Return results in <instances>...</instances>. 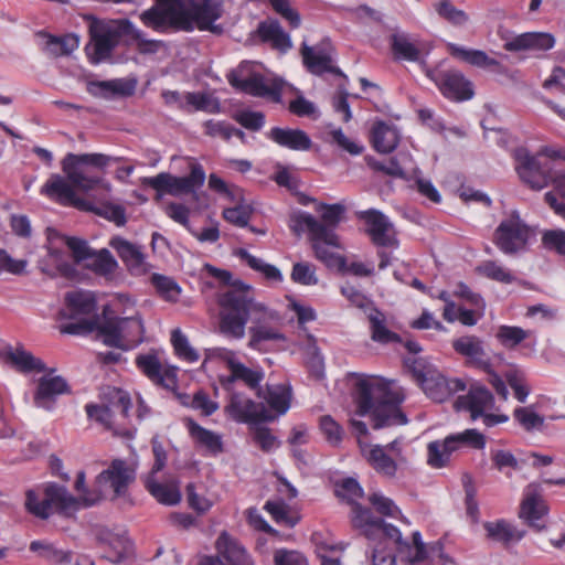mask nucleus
I'll use <instances>...</instances> for the list:
<instances>
[{
	"label": "nucleus",
	"instance_id": "nucleus-8",
	"mask_svg": "<svg viewBox=\"0 0 565 565\" xmlns=\"http://www.w3.org/2000/svg\"><path fill=\"white\" fill-rule=\"evenodd\" d=\"M128 19L100 20L92 18L89 23V43L86 45L87 56L93 64H99L111 56L121 36L127 35Z\"/></svg>",
	"mask_w": 565,
	"mask_h": 565
},
{
	"label": "nucleus",
	"instance_id": "nucleus-51",
	"mask_svg": "<svg viewBox=\"0 0 565 565\" xmlns=\"http://www.w3.org/2000/svg\"><path fill=\"white\" fill-rule=\"evenodd\" d=\"M231 371V375L224 383H233L235 381H243L248 387L256 388L262 382L264 374L259 371H254L245 366L242 362H237Z\"/></svg>",
	"mask_w": 565,
	"mask_h": 565
},
{
	"label": "nucleus",
	"instance_id": "nucleus-18",
	"mask_svg": "<svg viewBox=\"0 0 565 565\" xmlns=\"http://www.w3.org/2000/svg\"><path fill=\"white\" fill-rule=\"evenodd\" d=\"M216 555H205L200 559V565H253L245 548L231 540L225 533L216 540Z\"/></svg>",
	"mask_w": 565,
	"mask_h": 565
},
{
	"label": "nucleus",
	"instance_id": "nucleus-44",
	"mask_svg": "<svg viewBox=\"0 0 565 565\" xmlns=\"http://www.w3.org/2000/svg\"><path fill=\"white\" fill-rule=\"evenodd\" d=\"M29 548L39 557L53 564L71 563L72 561L70 551L60 550L46 540L32 541Z\"/></svg>",
	"mask_w": 565,
	"mask_h": 565
},
{
	"label": "nucleus",
	"instance_id": "nucleus-46",
	"mask_svg": "<svg viewBox=\"0 0 565 565\" xmlns=\"http://www.w3.org/2000/svg\"><path fill=\"white\" fill-rule=\"evenodd\" d=\"M127 36L136 42V47L140 54H156L164 47L163 41L147 39L145 33L136 28L130 20L127 23Z\"/></svg>",
	"mask_w": 565,
	"mask_h": 565
},
{
	"label": "nucleus",
	"instance_id": "nucleus-2",
	"mask_svg": "<svg viewBox=\"0 0 565 565\" xmlns=\"http://www.w3.org/2000/svg\"><path fill=\"white\" fill-rule=\"evenodd\" d=\"M222 14L221 0H157L139 15L142 24L156 32L214 31L213 23Z\"/></svg>",
	"mask_w": 565,
	"mask_h": 565
},
{
	"label": "nucleus",
	"instance_id": "nucleus-33",
	"mask_svg": "<svg viewBox=\"0 0 565 565\" xmlns=\"http://www.w3.org/2000/svg\"><path fill=\"white\" fill-rule=\"evenodd\" d=\"M68 391V385L62 376L45 375L39 380L34 394V404L44 409H51L58 395Z\"/></svg>",
	"mask_w": 565,
	"mask_h": 565
},
{
	"label": "nucleus",
	"instance_id": "nucleus-22",
	"mask_svg": "<svg viewBox=\"0 0 565 565\" xmlns=\"http://www.w3.org/2000/svg\"><path fill=\"white\" fill-rule=\"evenodd\" d=\"M443 95L456 102L468 100L473 96L472 84L456 70L437 73L431 77Z\"/></svg>",
	"mask_w": 565,
	"mask_h": 565
},
{
	"label": "nucleus",
	"instance_id": "nucleus-40",
	"mask_svg": "<svg viewBox=\"0 0 565 565\" xmlns=\"http://www.w3.org/2000/svg\"><path fill=\"white\" fill-rule=\"evenodd\" d=\"M39 35L46 39L45 44L43 46V51L50 57L68 55L72 52H74L79 45L78 36L75 34L55 36L47 34L45 32H40Z\"/></svg>",
	"mask_w": 565,
	"mask_h": 565
},
{
	"label": "nucleus",
	"instance_id": "nucleus-61",
	"mask_svg": "<svg viewBox=\"0 0 565 565\" xmlns=\"http://www.w3.org/2000/svg\"><path fill=\"white\" fill-rule=\"evenodd\" d=\"M236 202L238 203L236 206L223 211V217L233 225L245 227L248 225L253 209L247 204H242V201Z\"/></svg>",
	"mask_w": 565,
	"mask_h": 565
},
{
	"label": "nucleus",
	"instance_id": "nucleus-58",
	"mask_svg": "<svg viewBox=\"0 0 565 565\" xmlns=\"http://www.w3.org/2000/svg\"><path fill=\"white\" fill-rule=\"evenodd\" d=\"M171 343L179 358L188 362H196L199 360L198 352L190 345L188 338L179 329L172 331Z\"/></svg>",
	"mask_w": 565,
	"mask_h": 565
},
{
	"label": "nucleus",
	"instance_id": "nucleus-60",
	"mask_svg": "<svg viewBox=\"0 0 565 565\" xmlns=\"http://www.w3.org/2000/svg\"><path fill=\"white\" fill-rule=\"evenodd\" d=\"M264 509L280 524L292 527L297 520L289 515V508L282 500H273L265 503Z\"/></svg>",
	"mask_w": 565,
	"mask_h": 565
},
{
	"label": "nucleus",
	"instance_id": "nucleus-50",
	"mask_svg": "<svg viewBox=\"0 0 565 565\" xmlns=\"http://www.w3.org/2000/svg\"><path fill=\"white\" fill-rule=\"evenodd\" d=\"M186 110H202L207 113H217L220 110L218 100L209 93H186L184 95Z\"/></svg>",
	"mask_w": 565,
	"mask_h": 565
},
{
	"label": "nucleus",
	"instance_id": "nucleus-35",
	"mask_svg": "<svg viewBox=\"0 0 565 565\" xmlns=\"http://www.w3.org/2000/svg\"><path fill=\"white\" fill-rule=\"evenodd\" d=\"M268 138L281 147L296 151H307L312 146L310 137L301 129L274 127L268 132Z\"/></svg>",
	"mask_w": 565,
	"mask_h": 565
},
{
	"label": "nucleus",
	"instance_id": "nucleus-37",
	"mask_svg": "<svg viewBox=\"0 0 565 565\" xmlns=\"http://www.w3.org/2000/svg\"><path fill=\"white\" fill-rule=\"evenodd\" d=\"M257 33L263 42H268L280 52H287L291 47L290 36L282 30L276 20L263 21L258 24Z\"/></svg>",
	"mask_w": 565,
	"mask_h": 565
},
{
	"label": "nucleus",
	"instance_id": "nucleus-59",
	"mask_svg": "<svg viewBox=\"0 0 565 565\" xmlns=\"http://www.w3.org/2000/svg\"><path fill=\"white\" fill-rule=\"evenodd\" d=\"M335 494L352 503V516L354 515L355 500L362 498L363 489L353 478H345L337 484Z\"/></svg>",
	"mask_w": 565,
	"mask_h": 565
},
{
	"label": "nucleus",
	"instance_id": "nucleus-29",
	"mask_svg": "<svg viewBox=\"0 0 565 565\" xmlns=\"http://www.w3.org/2000/svg\"><path fill=\"white\" fill-rule=\"evenodd\" d=\"M555 44L552 34L545 32H526L504 40L503 49L509 52H545Z\"/></svg>",
	"mask_w": 565,
	"mask_h": 565
},
{
	"label": "nucleus",
	"instance_id": "nucleus-1",
	"mask_svg": "<svg viewBox=\"0 0 565 565\" xmlns=\"http://www.w3.org/2000/svg\"><path fill=\"white\" fill-rule=\"evenodd\" d=\"M211 275L231 288L218 297L220 332L231 339H242L248 319L253 326L249 328L250 339L248 345L259 349L265 341H285L280 331V315L254 299L252 287L242 281L231 284L232 274L227 270L206 265Z\"/></svg>",
	"mask_w": 565,
	"mask_h": 565
},
{
	"label": "nucleus",
	"instance_id": "nucleus-64",
	"mask_svg": "<svg viewBox=\"0 0 565 565\" xmlns=\"http://www.w3.org/2000/svg\"><path fill=\"white\" fill-rule=\"evenodd\" d=\"M320 429L329 444L338 446L342 441L343 429L331 416L320 418Z\"/></svg>",
	"mask_w": 565,
	"mask_h": 565
},
{
	"label": "nucleus",
	"instance_id": "nucleus-31",
	"mask_svg": "<svg viewBox=\"0 0 565 565\" xmlns=\"http://www.w3.org/2000/svg\"><path fill=\"white\" fill-rule=\"evenodd\" d=\"M456 353L467 359L469 364L481 370H489V358L483 341L476 335H462L452 341Z\"/></svg>",
	"mask_w": 565,
	"mask_h": 565
},
{
	"label": "nucleus",
	"instance_id": "nucleus-63",
	"mask_svg": "<svg viewBox=\"0 0 565 565\" xmlns=\"http://www.w3.org/2000/svg\"><path fill=\"white\" fill-rule=\"evenodd\" d=\"M209 188L228 198L231 201H243V191L235 185H228L218 175L212 173L209 177Z\"/></svg>",
	"mask_w": 565,
	"mask_h": 565
},
{
	"label": "nucleus",
	"instance_id": "nucleus-26",
	"mask_svg": "<svg viewBox=\"0 0 565 565\" xmlns=\"http://www.w3.org/2000/svg\"><path fill=\"white\" fill-rule=\"evenodd\" d=\"M66 309L61 311V316L65 319L77 320L93 319L97 317L96 300L89 291H71L65 295Z\"/></svg>",
	"mask_w": 565,
	"mask_h": 565
},
{
	"label": "nucleus",
	"instance_id": "nucleus-43",
	"mask_svg": "<svg viewBox=\"0 0 565 565\" xmlns=\"http://www.w3.org/2000/svg\"><path fill=\"white\" fill-rule=\"evenodd\" d=\"M186 427L190 436L198 444L205 447L211 454L216 455L223 451V443L218 434L205 429L192 419L186 420Z\"/></svg>",
	"mask_w": 565,
	"mask_h": 565
},
{
	"label": "nucleus",
	"instance_id": "nucleus-30",
	"mask_svg": "<svg viewBox=\"0 0 565 565\" xmlns=\"http://www.w3.org/2000/svg\"><path fill=\"white\" fill-rule=\"evenodd\" d=\"M128 270L134 275H141L147 271V263L141 246L134 244L120 236H115L109 242Z\"/></svg>",
	"mask_w": 565,
	"mask_h": 565
},
{
	"label": "nucleus",
	"instance_id": "nucleus-10",
	"mask_svg": "<svg viewBox=\"0 0 565 565\" xmlns=\"http://www.w3.org/2000/svg\"><path fill=\"white\" fill-rule=\"evenodd\" d=\"M363 458L379 475L394 478L399 467L407 465L408 460L403 451L402 440L394 439L385 446L370 445L360 441Z\"/></svg>",
	"mask_w": 565,
	"mask_h": 565
},
{
	"label": "nucleus",
	"instance_id": "nucleus-19",
	"mask_svg": "<svg viewBox=\"0 0 565 565\" xmlns=\"http://www.w3.org/2000/svg\"><path fill=\"white\" fill-rule=\"evenodd\" d=\"M77 186H75L66 177L64 179L60 174H52L41 189V193L47 198L55 200L63 205H71L79 210L92 211L93 205L76 195Z\"/></svg>",
	"mask_w": 565,
	"mask_h": 565
},
{
	"label": "nucleus",
	"instance_id": "nucleus-27",
	"mask_svg": "<svg viewBox=\"0 0 565 565\" xmlns=\"http://www.w3.org/2000/svg\"><path fill=\"white\" fill-rule=\"evenodd\" d=\"M483 529L487 541L507 550L516 545L525 535V531L520 530L504 519L487 521L483 523Z\"/></svg>",
	"mask_w": 565,
	"mask_h": 565
},
{
	"label": "nucleus",
	"instance_id": "nucleus-9",
	"mask_svg": "<svg viewBox=\"0 0 565 565\" xmlns=\"http://www.w3.org/2000/svg\"><path fill=\"white\" fill-rule=\"evenodd\" d=\"M406 363L425 394L435 402L441 403L451 394L466 388L462 380H447L438 370L422 358L408 359Z\"/></svg>",
	"mask_w": 565,
	"mask_h": 565
},
{
	"label": "nucleus",
	"instance_id": "nucleus-62",
	"mask_svg": "<svg viewBox=\"0 0 565 565\" xmlns=\"http://www.w3.org/2000/svg\"><path fill=\"white\" fill-rule=\"evenodd\" d=\"M530 332L520 328L511 326H501L497 332V338L505 347H515L525 340Z\"/></svg>",
	"mask_w": 565,
	"mask_h": 565
},
{
	"label": "nucleus",
	"instance_id": "nucleus-48",
	"mask_svg": "<svg viewBox=\"0 0 565 565\" xmlns=\"http://www.w3.org/2000/svg\"><path fill=\"white\" fill-rule=\"evenodd\" d=\"M10 361L22 372H44L46 370L42 360L35 358L31 352L23 349H15L8 354Z\"/></svg>",
	"mask_w": 565,
	"mask_h": 565
},
{
	"label": "nucleus",
	"instance_id": "nucleus-32",
	"mask_svg": "<svg viewBox=\"0 0 565 565\" xmlns=\"http://www.w3.org/2000/svg\"><path fill=\"white\" fill-rule=\"evenodd\" d=\"M546 513L547 505L544 500L536 493L534 486H529L521 504L520 518L523 519L531 527L541 531L544 529L542 519Z\"/></svg>",
	"mask_w": 565,
	"mask_h": 565
},
{
	"label": "nucleus",
	"instance_id": "nucleus-7",
	"mask_svg": "<svg viewBox=\"0 0 565 565\" xmlns=\"http://www.w3.org/2000/svg\"><path fill=\"white\" fill-rule=\"evenodd\" d=\"M136 479V469L121 459H115L95 480L94 492L84 495V505L89 507L102 499L115 500L128 493L129 486Z\"/></svg>",
	"mask_w": 565,
	"mask_h": 565
},
{
	"label": "nucleus",
	"instance_id": "nucleus-25",
	"mask_svg": "<svg viewBox=\"0 0 565 565\" xmlns=\"http://www.w3.org/2000/svg\"><path fill=\"white\" fill-rule=\"evenodd\" d=\"M494 398L491 392L482 385L473 384L467 395L459 396L455 402L458 411H468L472 419L482 417L487 409L492 408Z\"/></svg>",
	"mask_w": 565,
	"mask_h": 565
},
{
	"label": "nucleus",
	"instance_id": "nucleus-14",
	"mask_svg": "<svg viewBox=\"0 0 565 565\" xmlns=\"http://www.w3.org/2000/svg\"><path fill=\"white\" fill-rule=\"evenodd\" d=\"M244 67L232 72L228 75L230 84L252 96L267 97L274 102H279L281 97V82L278 79H267L262 74H244Z\"/></svg>",
	"mask_w": 565,
	"mask_h": 565
},
{
	"label": "nucleus",
	"instance_id": "nucleus-21",
	"mask_svg": "<svg viewBox=\"0 0 565 565\" xmlns=\"http://www.w3.org/2000/svg\"><path fill=\"white\" fill-rule=\"evenodd\" d=\"M332 54L333 49L327 41H323L316 46H309L303 43L301 47L303 64L309 72L316 75L332 73L344 76L340 68L333 66Z\"/></svg>",
	"mask_w": 565,
	"mask_h": 565
},
{
	"label": "nucleus",
	"instance_id": "nucleus-24",
	"mask_svg": "<svg viewBox=\"0 0 565 565\" xmlns=\"http://www.w3.org/2000/svg\"><path fill=\"white\" fill-rule=\"evenodd\" d=\"M138 369L156 385L171 390L177 385V370L162 369L156 353L149 352L136 358Z\"/></svg>",
	"mask_w": 565,
	"mask_h": 565
},
{
	"label": "nucleus",
	"instance_id": "nucleus-41",
	"mask_svg": "<svg viewBox=\"0 0 565 565\" xmlns=\"http://www.w3.org/2000/svg\"><path fill=\"white\" fill-rule=\"evenodd\" d=\"M448 50L451 56L472 66L491 68L500 65L495 58L490 57L484 51L481 50L466 49L454 43L448 44Z\"/></svg>",
	"mask_w": 565,
	"mask_h": 565
},
{
	"label": "nucleus",
	"instance_id": "nucleus-39",
	"mask_svg": "<svg viewBox=\"0 0 565 565\" xmlns=\"http://www.w3.org/2000/svg\"><path fill=\"white\" fill-rule=\"evenodd\" d=\"M258 396H262L278 415H284L290 407L291 387L285 384L267 385L265 392L258 390Z\"/></svg>",
	"mask_w": 565,
	"mask_h": 565
},
{
	"label": "nucleus",
	"instance_id": "nucleus-55",
	"mask_svg": "<svg viewBox=\"0 0 565 565\" xmlns=\"http://www.w3.org/2000/svg\"><path fill=\"white\" fill-rule=\"evenodd\" d=\"M158 294L168 301L175 302L181 294L179 285L170 277L154 274L151 278Z\"/></svg>",
	"mask_w": 565,
	"mask_h": 565
},
{
	"label": "nucleus",
	"instance_id": "nucleus-42",
	"mask_svg": "<svg viewBox=\"0 0 565 565\" xmlns=\"http://www.w3.org/2000/svg\"><path fill=\"white\" fill-rule=\"evenodd\" d=\"M136 89L135 81L114 79L103 82H92L88 86V92L93 95L100 94L105 98L114 95L131 96Z\"/></svg>",
	"mask_w": 565,
	"mask_h": 565
},
{
	"label": "nucleus",
	"instance_id": "nucleus-6",
	"mask_svg": "<svg viewBox=\"0 0 565 565\" xmlns=\"http://www.w3.org/2000/svg\"><path fill=\"white\" fill-rule=\"evenodd\" d=\"M321 221L307 212H299L291 217V230L297 233H308L309 237L323 239L327 245L340 248L339 237L334 230L345 212L344 205L321 204Z\"/></svg>",
	"mask_w": 565,
	"mask_h": 565
},
{
	"label": "nucleus",
	"instance_id": "nucleus-36",
	"mask_svg": "<svg viewBox=\"0 0 565 565\" xmlns=\"http://www.w3.org/2000/svg\"><path fill=\"white\" fill-rule=\"evenodd\" d=\"M399 132L393 125L382 120L375 121L371 129V142L377 152L390 153L399 142Z\"/></svg>",
	"mask_w": 565,
	"mask_h": 565
},
{
	"label": "nucleus",
	"instance_id": "nucleus-23",
	"mask_svg": "<svg viewBox=\"0 0 565 565\" xmlns=\"http://www.w3.org/2000/svg\"><path fill=\"white\" fill-rule=\"evenodd\" d=\"M360 220L366 223V232L377 246H395L397 241L393 224L380 211L371 209L358 213Z\"/></svg>",
	"mask_w": 565,
	"mask_h": 565
},
{
	"label": "nucleus",
	"instance_id": "nucleus-38",
	"mask_svg": "<svg viewBox=\"0 0 565 565\" xmlns=\"http://www.w3.org/2000/svg\"><path fill=\"white\" fill-rule=\"evenodd\" d=\"M370 322L371 339L381 344L401 342V337L387 328V320L384 312L372 307L367 312Z\"/></svg>",
	"mask_w": 565,
	"mask_h": 565
},
{
	"label": "nucleus",
	"instance_id": "nucleus-45",
	"mask_svg": "<svg viewBox=\"0 0 565 565\" xmlns=\"http://www.w3.org/2000/svg\"><path fill=\"white\" fill-rule=\"evenodd\" d=\"M428 460L427 462L433 468H441L445 467L452 452L457 451L454 449L452 445H450L448 437H446L443 441L435 440L428 444Z\"/></svg>",
	"mask_w": 565,
	"mask_h": 565
},
{
	"label": "nucleus",
	"instance_id": "nucleus-15",
	"mask_svg": "<svg viewBox=\"0 0 565 565\" xmlns=\"http://www.w3.org/2000/svg\"><path fill=\"white\" fill-rule=\"evenodd\" d=\"M529 236V227L518 215L513 214L497 227L494 243L502 253L513 255L525 247Z\"/></svg>",
	"mask_w": 565,
	"mask_h": 565
},
{
	"label": "nucleus",
	"instance_id": "nucleus-49",
	"mask_svg": "<svg viewBox=\"0 0 565 565\" xmlns=\"http://www.w3.org/2000/svg\"><path fill=\"white\" fill-rule=\"evenodd\" d=\"M88 259H90L88 267L97 275H110L118 267L117 260L111 255V253L106 248H103L98 252H92L90 257H88Z\"/></svg>",
	"mask_w": 565,
	"mask_h": 565
},
{
	"label": "nucleus",
	"instance_id": "nucleus-57",
	"mask_svg": "<svg viewBox=\"0 0 565 565\" xmlns=\"http://www.w3.org/2000/svg\"><path fill=\"white\" fill-rule=\"evenodd\" d=\"M514 419L526 430L541 429L544 425V417L529 407H516L513 411Z\"/></svg>",
	"mask_w": 565,
	"mask_h": 565
},
{
	"label": "nucleus",
	"instance_id": "nucleus-17",
	"mask_svg": "<svg viewBox=\"0 0 565 565\" xmlns=\"http://www.w3.org/2000/svg\"><path fill=\"white\" fill-rule=\"evenodd\" d=\"M225 412L237 423L256 424L271 422L275 416L263 403H256L242 393H232Z\"/></svg>",
	"mask_w": 565,
	"mask_h": 565
},
{
	"label": "nucleus",
	"instance_id": "nucleus-47",
	"mask_svg": "<svg viewBox=\"0 0 565 565\" xmlns=\"http://www.w3.org/2000/svg\"><path fill=\"white\" fill-rule=\"evenodd\" d=\"M454 449L458 450L461 447H470L475 449H483L486 446V437L477 429L470 428L461 433L451 434L447 436Z\"/></svg>",
	"mask_w": 565,
	"mask_h": 565
},
{
	"label": "nucleus",
	"instance_id": "nucleus-20",
	"mask_svg": "<svg viewBox=\"0 0 565 565\" xmlns=\"http://www.w3.org/2000/svg\"><path fill=\"white\" fill-rule=\"evenodd\" d=\"M516 171L521 180L533 190H542L550 182V175L537 160L525 148H518L514 151Z\"/></svg>",
	"mask_w": 565,
	"mask_h": 565
},
{
	"label": "nucleus",
	"instance_id": "nucleus-52",
	"mask_svg": "<svg viewBox=\"0 0 565 565\" xmlns=\"http://www.w3.org/2000/svg\"><path fill=\"white\" fill-rule=\"evenodd\" d=\"M477 270L484 277L502 284H512L516 280V278L505 267L494 260L482 262L477 267Z\"/></svg>",
	"mask_w": 565,
	"mask_h": 565
},
{
	"label": "nucleus",
	"instance_id": "nucleus-34",
	"mask_svg": "<svg viewBox=\"0 0 565 565\" xmlns=\"http://www.w3.org/2000/svg\"><path fill=\"white\" fill-rule=\"evenodd\" d=\"M143 482L146 489L159 503L175 505L181 501V491L177 480L169 479L159 482L152 475H147Z\"/></svg>",
	"mask_w": 565,
	"mask_h": 565
},
{
	"label": "nucleus",
	"instance_id": "nucleus-5",
	"mask_svg": "<svg viewBox=\"0 0 565 565\" xmlns=\"http://www.w3.org/2000/svg\"><path fill=\"white\" fill-rule=\"evenodd\" d=\"M75 489L81 493L78 500L74 498L64 486L56 483L45 486L43 490L44 497L42 499H40L33 490H29L26 492L25 508L34 516L47 519L53 510L66 511L76 508L79 501L84 503V495L94 492V488L88 490L85 487L84 471L77 473Z\"/></svg>",
	"mask_w": 565,
	"mask_h": 565
},
{
	"label": "nucleus",
	"instance_id": "nucleus-54",
	"mask_svg": "<svg viewBox=\"0 0 565 565\" xmlns=\"http://www.w3.org/2000/svg\"><path fill=\"white\" fill-rule=\"evenodd\" d=\"M412 159L407 154H401L398 158H391L386 162H380L376 161L372 164V167L377 170L382 171L387 175L396 177V178H406V163H411Z\"/></svg>",
	"mask_w": 565,
	"mask_h": 565
},
{
	"label": "nucleus",
	"instance_id": "nucleus-3",
	"mask_svg": "<svg viewBox=\"0 0 565 565\" xmlns=\"http://www.w3.org/2000/svg\"><path fill=\"white\" fill-rule=\"evenodd\" d=\"M403 401L402 391L393 383L379 379H361L356 383V413L370 415L373 429L406 424L407 418L399 409Z\"/></svg>",
	"mask_w": 565,
	"mask_h": 565
},
{
	"label": "nucleus",
	"instance_id": "nucleus-13",
	"mask_svg": "<svg viewBox=\"0 0 565 565\" xmlns=\"http://www.w3.org/2000/svg\"><path fill=\"white\" fill-rule=\"evenodd\" d=\"M204 181L205 172L202 166L193 163L189 175L175 177L168 172H161L156 177L145 178L143 184L157 192L164 191L170 195L180 196L194 193L196 189L204 184Z\"/></svg>",
	"mask_w": 565,
	"mask_h": 565
},
{
	"label": "nucleus",
	"instance_id": "nucleus-53",
	"mask_svg": "<svg viewBox=\"0 0 565 565\" xmlns=\"http://www.w3.org/2000/svg\"><path fill=\"white\" fill-rule=\"evenodd\" d=\"M435 10L440 18L455 26H462L469 21V15L457 9L449 0H441L435 4Z\"/></svg>",
	"mask_w": 565,
	"mask_h": 565
},
{
	"label": "nucleus",
	"instance_id": "nucleus-11",
	"mask_svg": "<svg viewBox=\"0 0 565 565\" xmlns=\"http://www.w3.org/2000/svg\"><path fill=\"white\" fill-rule=\"evenodd\" d=\"M352 524L373 543L384 542L382 539H385L393 541L401 554L404 551H411V544L403 540L401 531L396 526L374 516L371 510L363 508L361 504L354 505Z\"/></svg>",
	"mask_w": 565,
	"mask_h": 565
},
{
	"label": "nucleus",
	"instance_id": "nucleus-12",
	"mask_svg": "<svg viewBox=\"0 0 565 565\" xmlns=\"http://www.w3.org/2000/svg\"><path fill=\"white\" fill-rule=\"evenodd\" d=\"M109 162V157L102 153H68L62 162L64 173L68 180L78 188V191L88 192L97 188L102 180L93 175L86 166L103 168Z\"/></svg>",
	"mask_w": 565,
	"mask_h": 565
},
{
	"label": "nucleus",
	"instance_id": "nucleus-28",
	"mask_svg": "<svg viewBox=\"0 0 565 565\" xmlns=\"http://www.w3.org/2000/svg\"><path fill=\"white\" fill-rule=\"evenodd\" d=\"M96 537L107 547L104 557L114 564L125 561L131 551V543L124 531L115 533L107 527H98Z\"/></svg>",
	"mask_w": 565,
	"mask_h": 565
},
{
	"label": "nucleus",
	"instance_id": "nucleus-56",
	"mask_svg": "<svg viewBox=\"0 0 565 565\" xmlns=\"http://www.w3.org/2000/svg\"><path fill=\"white\" fill-rule=\"evenodd\" d=\"M392 49L399 58L411 62L420 61V51L406 36L394 35L392 39Z\"/></svg>",
	"mask_w": 565,
	"mask_h": 565
},
{
	"label": "nucleus",
	"instance_id": "nucleus-4",
	"mask_svg": "<svg viewBox=\"0 0 565 565\" xmlns=\"http://www.w3.org/2000/svg\"><path fill=\"white\" fill-rule=\"evenodd\" d=\"M97 330L103 342L108 347L130 350L143 342L145 326L139 316L119 318L110 317L98 324V318L84 319L62 327L61 331L68 334L89 333Z\"/></svg>",
	"mask_w": 565,
	"mask_h": 565
},
{
	"label": "nucleus",
	"instance_id": "nucleus-16",
	"mask_svg": "<svg viewBox=\"0 0 565 565\" xmlns=\"http://www.w3.org/2000/svg\"><path fill=\"white\" fill-rule=\"evenodd\" d=\"M108 395L109 401L107 403L87 404L85 409L90 419L111 428L116 413H119L122 417L128 416L131 399L126 392L118 388H109Z\"/></svg>",
	"mask_w": 565,
	"mask_h": 565
}]
</instances>
